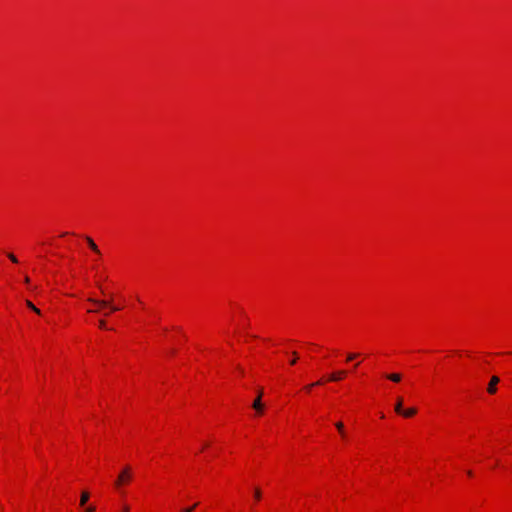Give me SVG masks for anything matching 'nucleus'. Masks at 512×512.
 I'll return each mask as SVG.
<instances>
[{"instance_id": "obj_1", "label": "nucleus", "mask_w": 512, "mask_h": 512, "mask_svg": "<svg viewBox=\"0 0 512 512\" xmlns=\"http://www.w3.org/2000/svg\"><path fill=\"white\" fill-rule=\"evenodd\" d=\"M88 301L90 303H92L96 306L102 307V308L109 307L110 308L109 311L103 312L104 316H109V314L111 312H116V311L120 310V307L113 305L111 300H99V299H95V298H89Z\"/></svg>"}, {"instance_id": "obj_2", "label": "nucleus", "mask_w": 512, "mask_h": 512, "mask_svg": "<svg viewBox=\"0 0 512 512\" xmlns=\"http://www.w3.org/2000/svg\"><path fill=\"white\" fill-rule=\"evenodd\" d=\"M131 479V468L126 466L122 472L119 474L115 485L116 487H120L123 483L128 482Z\"/></svg>"}, {"instance_id": "obj_3", "label": "nucleus", "mask_w": 512, "mask_h": 512, "mask_svg": "<svg viewBox=\"0 0 512 512\" xmlns=\"http://www.w3.org/2000/svg\"><path fill=\"white\" fill-rule=\"evenodd\" d=\"M262 394H263V392H262V390H260L257 398L252 403V407H253V409L256 410L257 414H262L263 410H264V405L261 402Z\"/></svg>"}, {"instance_id": "obj_4", "label": "nucleus", "mask_w": 512, "mask_h": 512, "mask_svg": "<svg viewBox=\"0 0 512 512\" xmlns=\"http://www.w3.org/2000/svg\"><path fill=\"white\" fill-rule=\"evenodd\" d=\"M500 379L497 376H493L489 382L487 391L490 394H494L497 390L496 385L499 383Z\"/></svg>"}, {"instance_id": "obj_5", "label": "nucleus", "mask_w": 512, "mask_h": 512, "mask_svg": "<svg viewBox=\"0 0 512 512\" xmlns=\"http://www.w3.org/2000/svg\"><path fill=\"white\" fill-rule=\"evenodd\" d=\"M346 375V371L344 370H339V371H336V372H333L330 376H329V381H340L342 380Z\"/></svg>"}, {"instance_id": "obj_6", "label": "nucleus", "mask_w": 512, "mask_h": 512, "mask_svg": "<svg viewBox=\"0 0 512 512\" xmlns=\"http://www.w3.org/2000/svg\"><path fill=\"white\" fill-rule=\"evenodd\" d=\"M85 239H86L89 247L91 248V250L94 251L95 253L99 254L100 251H99L98 246L96 245V243L93 241V239L88 237V236H86Z\"/></svg>"}, {"instance_id": "obj_7", "label": "nucleus", "mask_w": 512, "mask_h": 512, "mask_svg": "<svg viewBox=\"0 0 512 512\" xmlns=\"http://www.w3.org/2000/svg\"><path fill=\"white\" fill-rule=\"evenodd\" d=\"M417 413V410L416 408H409V409H406V410H402V412H400L399 414L404 416V417H412L414 416L415 414Z\"/></svg>"}, {"instance_id": "obj_8", "label": "nucleus", "mask_w": 512, "mask_h": 512, "mask_svg": "<svg viewBox=\"0 0 512 512\" xmlns=\"http://www.w3.org/2000/svg\"><path fill=\"white\" fill-rule=\"evenodd\" d=\"M386 377H387V379H389V380H391V381H393V382H395V383L400 382V381H401V379H402V376H401V374H399V373H391V374H387V375H386Z\"/></svg>"}, {"instance_id": "obj_9", "label": "nucleus", "mask_w": 512, "mask_h": 512, "mask_svg": "<svg viewBox=\"0 0 512 512\" xmlns=\"http://www.w3.org/2000/svg\"><path fill=\"white\" fill-rule=\"evenodd\" d=\"M395 412L400 413L403 410V399L401 397L397 398L396 404H395Z\"/></svg>"}, {"instance_id": "obj_10", "label": "nucleus", "mask_w": 512, "mask_h": 512, "mask_svg": "<svg viewBox=\"0 0 512 512\" xmlns=\"http://www.w3.org/2000/svg\"><path fill=\"white\" fill-rule=\"evenodd\" d=\"M89 497L90 496H89L88 492H86V491L82 492L81 499H80V505L84 506L87 503V501L89 500Z\"/></svg>"}, {"instance_id": "obj_11", "label": "nucleus", "mask_w": 512, "mask_h": 512, "mask_svg": "<svg viewBox=\"0 0 512 512\" xmlns=\"http://www.w3.org/2000/svg\"><path fill=\"white\" fill-rule=\"evenodd\" d=\"M26 306L28 308H30L32 311H34L35 313H37L38 315L41 314V311L29 300H26Z\"/></svg>"}, {"instance_id": "obj_12", "label": "nucleus", "mask_w": 512, "mask_h": 512, "mask_svg": "<svg viewBox=\"0 0 512 512\" xmlns=\"http://www.w3.org/2000/svg\"><path fill=\"white\" fill-rule=\"evenodd\" d=\"M335 426H336L337 430L340 432L341 436L344 438L346 436V434H345V431H344L343 423L342 422H337L335 424Z\"/></svg>"}, {"instance_id": "obj_13", "label": "nucleus", "mask_w": 512, "mask_h": 512, "mask_svg": "<svg viewBox=\"0 0 512 512\" xmlns=\"http://www.w3.org/2000/svg\"><path fill=\"white\" fill-rule=\"evenodd\" d=\"M322 384V381H317L315 383H312V384H309L307 386L304 387V389L306 391H310L312 387L316 386V385H321Z\"/></svg>"}, {"instance_id": "obj_14", "label": "nucleus", "mask_w": 512, "mask_h": 512, "mask_svg": "<svg viewBox=\"0 0 512 512\" xmlns=\"http://www.w3.org/2000/svg\"><path fill=\"white\" fill-rule=\"evenodd\" d=\"M197 505H198V504H197V503H195V504H193L192 506H190V507H187V508L183 509L181 512H193V511H194V509L197 507Z\"/></svg>"}, {"instance_id": "obj_15", "label": "nucleus", "mask_w": 512, "mask_h": 512, "mask_svg": "<svg viewBox=\"0 0 512 512\" xmlns=\"http://www.w3.org/2000/svg\"><path fill=\"white\" fill-rule=\"evenodd\" d=\"M357 356H358L357 353H349L347 355V361H352V360L356 359Z\"/></svg>"}, {"instance_id": "obj_16", "label": "nucleus", "mask_w": 512, "mask_h": 512, "mask_svg": "<svg viewBox=\"0 0 512 512\" xmlns=\"http://www.w3.org/2000/svg\"><path fill=\"white\" fill-rule=\"evenodd\" d=\"M8 257H9V259H10L13 263H17V262H18V260H17V258L15 257V255H14V254L9 253V254H8Z\"/></svg>"}, {"instance_id": "obj_17", "label": "nucleus", "mask_w": 512, "mask_h": 512, "mask_svg": "<svg viewBox=\"0 0 512 512\" xmlns=\"http://www.w3.org/2000/svg\"><path fill=\"white\" fill-rule=\"evenodd\" d=\"M254 496L256 500H259L261 498V491L259 489H256Z\"/></svg>"}, {"instance_id": "obj_18", "label": "nucleus", "mask_w": 512, "mask_h": 512, "mask_svg": "<svg viewBox=\"0 0 512 512\" xmlns=\"http://www.w3.org/2000/svg\"><path fill=\"white\" fill-rule=\"evenodd\" d=\"M293 356H294V358H291V362H290L291 365H294L296 363V361H297V353L293 352Z\"/></svg>"}, {"instance_id": "obj_19", "label": "nucleus", "mask_w": 512, "mask_h": 512, "mask_svg": "<svg viewBox=\"0 0 512 512\" xmlns=\"http://www.w3.org/2000/svg\"><path fill=\"white\" fill-rule=\"evenodd\" d=\"M100 308L101 307L97 306V307H95V309H89L88 312H90V313H98V312H100Z\"/></svg>"}, {"instance_id": "obj_20", "label": "nucleus", "mask_w": 512, "mask_h": 512, "mask_svg": "<svg viewBox=\"0 0 512 512\" xmlns=\"http://www.w3.org/2000/svg\"><path fill=\"white\" fill-rule=\"evenodd\" d=\"M94 511H95V507L94 506H89L85 510V512H94Z\"/></svg>"}, {"instance_id": "obj_21", "label": "nucleus", "mask_w": 512, "mask_h": 512, "mask_svg": "<svg viewBox=\"0 0 512 512\" xmlns=\"http://www.w3.org/2000/svg\"><path fill=\"white\" fill-rule=\"evenodd\" d=\"M99 326H100L101 328H105V321H104V320H100V321H99Z\"/></svg>"}, {"instance_id": "obj_22", "label": "nucleus", "mask_w": 512, "mask_h": 512, "mask_svg": "<svg viewBox=\"0 0 512 512\" xmlns=\"http://www.w3.org/2000/svg\"><path fill=\"white\" fill-rule=\"evenodd\" d=\"M24 282H25L26 284H28V283L30 282V279H29V277H28V276H25V278H24Z\"/></svg>"}, {"instance_id": "obj_23", "label": "nucleus", "mask_w": 512, "mask_h": 512, "mask_svg": "<svg viewBox=\"0 0 512 512\" xmlns=\"http://www.w3.org/2000/svg\"><path fill=\"white\" fill-rule=\"evenodd\" d=\"M123 512H129V507L128 506H124L123 507Z\"/></svg>"}]
</instances>
